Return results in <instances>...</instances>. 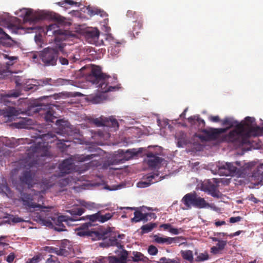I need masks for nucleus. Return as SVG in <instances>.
Masks as SVG:
<instances>
[{
    "instance_id": "58",
    "label": "nucleus",
    "mask_w": 263,
    "mask_h": 263,
    "mask_svg": "<svg viewBox=\"0 0 263 263\" xmlns=\"http://www.w3.org/2000/svg\"><path fill=\"white\" fill-rule=\"evenodd\" d=\"M209 120L213 122H218L220 121L219 117L218 116H211L209 117Z\"/></svg>"
},
{
    "instance_id": "28",
    "label": "nucleus",
    "mask_w": 263,
    "mask_h": 263,
    "mask_svg": "<svg viewBox=\"0 0 263 263\" xmlns=\"http://www.w3.org/2000/svg\"><path fill=\"white\" fill-rule=\"evenodd\" d=\"M33 123V120L29 118H22L20 121L16 123V127L18 128H31L30 127Z\"/></svg>"
},
{
    "instance_id": "57",
    "label": "nucleus",
    "mask_w": 263,
    "mask_h": 263,
    "mask_svg": "<svg viewBox=\"0 0 263 263\" xmlns=\"http://www.w3.org/2000/svg\"><path fill=\"white\" fill-rule=\"evenodd\" d=\"M57 248L53 247H45L44 250L49 253H55Z\"/></svg>"
},
{
    "instance_id": "1",
    "label": "nucleus",
    "mask_w": 263,
    "mask_h": 263,
    "mask_svg": "<svg viewBox=\"0 0 263 263\" xmlns=\"http://www.w3.org/2000/svg\"><path fill=\"white\" fill-rule=\"evenodd\" d=\"M229 128H210L203 129L204 135L199 136L202 140L205 141L218 140L220 142H227L232 144L236 148L242 146L249 142L251 137L262 135L263 128L256 125L254 118L247 117L246 121L236 125L228 134L221 135L226 133Z\"/></svg>"
},
{
    "instance_id": "12",
    "label": "nucleus",
    "mask_w": 263,
    "mask_h": 263,
    "mask_svg": "<svg viewBox=\"0 0 263 263\" xmlns=\"http://www.w3.org/2000/svg\"><path fill=\"white\" fill-rule=\"evenodd\" d=\"M113 213H104L103 211H99L95 214L87 215L85 217H83V218H86L89 220L91 223L96 221L104 223L113 217Z\"/></svg>"
},
{
    "instance_id": "39",
    "label": "nucleus",
    "mask_w": 263,
    "mask_h": 263,
    "mask_svg": "<svg viewBox=\"0 0 263 263\" xmlns=\"http://www.w3.org/2000/svg\"><path fill=\"white\" fill-rule=\"evenodd\" d=\"M55 254L60 255L66 256L69 254V252L67 250L64 248V243L62 242L61 246L60 248H57Z\"/></svg>"
},
{
    "instance_id": "56",
    "label": "nucleus",
    "mask_w": 263,
    "mask_h": 263,
    "mask_svg": "<svg viewBox=\"0 0 263 263\" xmlns=\"http://www.w3.org/2000/svg\"><path fill=\"white\" fill-rule=\"evenodd\" d=\"M81 204L88 209H91V208H92L93 207V203H89V202H85V201H82L81 202Z\"/></svg>"
},
{
    "instance_id": "24",
    "label": "nucleus",
    "mask_w": 263,
    "mask_h": 263,
    "mask_svg": "<svg viewBox=\"0 0 263 263\" xmlns=\"http://www.w3.org/2000/svg\"><path fill=\"white\" fill-rule=\"evenodd\" d=\"M156 177H158V174L154 173L147 175L146 177V179L147 180L146 181L139 182L138 183V186L139 187H146L148 186L152 183H154L159 180V179H155Z\"/></svg>"
},
{
    "instance_id": "34",
    "label": "nucleus",
    "mask_w": 263,
    "mask_h": 263,
    "mask_svg": "<svg viewBox=\"0 0 263 263\" xmlns=\"http://www.w3.org/2000/svg\"><path fill=\"white\" fill-rule=\"evenodd\" d=\"M88 13L90 15H100L102 17H104L106 15V12L100 9L97 8H88Z\"/></svg>"
},
{
    "instance_id": "32",
    "label": "nucleus",
    "mask_w": 263,
    "mask_h": 263,
    "mask_svg": "<svg viewBox=\"0 0 263 263\" xmlns=\"http://www.w3.org/2000/svg\"><path fill=\"white\" fill-rule=\"evenodd\" d=\"M246 121V119H245L244 121H242V122H244ZM222 125H228L229 127L227 128H230L232 127L235 126V128H236V125L240 124V123H238L237 121L234 120V119L230 117H226L223 120L221 121ZM242 123V122H241ZM241 123V122H240Z\"/></svg>"
},
{
    "instance_id": "43",
    "label": "nucleus",
    "mask_w": 263,
    "mask_h": 263,
    "mask_svg": "<svg viewBox=\"0 0 263 263\" xmlns=\"http://www.w3.org/2000/svg\"><path fill=\"white\" fill-rule=\"evenodd\" d=\"M95 124L98 126H105L106 118L104 119H96L94 121Z\"/></svg>"
},
{
    "instance_id": "38",
    "label": "nucleus",
    "mask_w": 263,
    "mask_h": 263,
    "mask_svg": "<svg viewBox=\"0 0 263 263\" xmlns=\"http://www.w3.org/2000/svg\"><path fill=\"white\" fill-rule=\"evenodd\" d=\"M99 157V155L97 154H95L87 155H81L78 157V160L79 162H82L89 161V160L95 158V157Z\"/></svg>"
},
{
    "instance_id": "26",
    "label": "nucleus",
    "mask_w": 263,
    "mask_h": 263,
    "mask_svg": "<svg viewBox=\"0 0 263 263\" xmlns=\"http://www.w3.org/2000/svg\"><path fill=\"white\" fill-rule=\"evenodd\" d=\"M213 181L214 183L211 181L208 182L206 189L213 197H218L219 192L217 190V185L216 184L218 181L216 179H214Z\"/></svg>"
},
{
    "instance_id": "47",
    "label": "nucleus",
    "mask_w": 263,
    "mask_h": 263,
    "mask_svg": "<svg viewBox=\"0 0 263 263\" xmlns=\"http://www.w3.org/2000/svg\"><path fill=\"white\" fill-rule=\"evenodd\" d=\"M227 241L219 240L217 243V247L220 250H222L227 245Z\"/></svg>"
},
{
    "instance_id": "20",
    "label": "nucleus",
    "mask_w": 263,
    "mask_h": 263,
    "mask_svg": "<svg viewBox=\"0 0 263 263\" xmlns=\"http://www.w3.org/2000/svg\"><path fill=\"white\" fill-rule=\"evenodd\" d=\"M34 177V173H32L31 171H26L24 172L21 176L20 179L22 184L27 185L28 187L30 188L32 186Z\"/></svg>"
},
{
    "instance_id": "40",
    "label": "nucleus",
    "mask_w": 263,
    "mask_h": 263,
    "mask_svg": "<svg viewBox=\"0 0 263 263\" xmlns=\"http://www.w3.org/2000/svg\"><path fill=\"white\" fill-rule=\"evenodd\" d=\"M209 255L208 253H200L196 258V261L200 262L209 259Z\"/></svg>"
},
{
    "instance_id": "8",
    "label": "nucleus",
    "mask_w": 263,
    "mask_h": 263,
    "mask_svg": "<svg viewBox=\"0 0 263 263\" xmlns=\"http://www.w3.org/2000/svg\"><path fill=\"white\" fill-rule=\"evenodd\" d=\"M59 45L55 48H46L40 53L42 61L46 66H54L57 64L59 56Z\"/></svg>"
},
{
    "instance_id": "29",
    "label": "nucleus",
    "mask_w": 263,
    "mask_h": 263,
    "mask_svg": "<svg viewBox=\"0 0 263 263\" xmlns=\"http://www.w3.org/2000/svg\"><path fill=\"white\" fill-rule=\"evenodd\" d=\"M238 166L240 167V171H242V175L245 174L247 171L252 168L255 164L254 162H249L245 163L241 161H236Z\"/></svg>"
},
{
    "instance_id": "9",
    "label": "nucleus",
    "mask_w": 263,
    "mask_h": 263,
    "mask_svg": "<svg viewBox=\"0 0 263 263\" xmlns=\"http://www.w3.org/2000/svg\"><path fill=\"white\" fill-rule=\"evenodd\" d=\"M183 203L188 208L191 205L199 209L208 207L209 204L204 198H202L194 193H191L186 194L182 199Z\"/></svg>"
},
{
    "instance_id": "18",
    "label": "nucleus",
    "mask_w": 263,
    "mask_h": 263,
    "mask_svg": "<svg viewBox=\"0 0 263 263\" xmlns=\"http://www.w3.org/2000/svg\"><path fill=\"white\" fill-rule=\"evenodd\" d=\"M142 148H140L138 150H137L135 148L129 149L126 151L124 150H121L119 152V154L121 155L122 158L121 159L122 162L128 161L135 156H137L139 154L142 153Z\"/></svg>"
},
{
    "instance_id": "48",
    "label": "nucleus",
    "mask_w": 263,
    "mask_h": 263,
    "mask_svg": "<svg viewBox=\"0 0 263 263\" xmlns=\"http://www.w3.org/2000/svg\"><path fill=\"white\" fill-rule=\"evenodd\" d=\"M0 189H1L2 191L5 194L10 193L11 191L10 189L6 183L1 184L0 186Z\"/></svg>"
},
{
    "instance_id": "21",
    "label": "nucleus",
    "mask_w": 263,
    "mask_h": 263,
    "mask_svg": "<svg viewBox=\"0 0 263 263\" xmlns=\"http://www.w3.org/2000/svg\"><path fill=\"white\" fill-rule=\"evenodd\" d=\"M126 209L132 210H135L134 212V217L132 218V222H138L141 221H147V217L149 215L148 213H142L141 211L135 207H126Z\"/></svg>"
},
{
    "instance_id": "25",
    "label": "nucleus",
    "mask_w": 263,
    "mask_h": 263,
    "mask_svg": "<svg viewBox=\"0 0 263 263\" xmlns=\"http://www.w3.org/2000/svg\"><path fill=\"white\" fill-rule=\"evenodd\" d=\"M133 256L129 257L128 256L127 261H133L134 262L142 261L143 262H146L148 260L147 257L144 256V255L139 252L134 251L133 252Z\"/></svg>"
},
{
    "instance_id": "53",
    "label": "nucleus",
    "mask_w": 263,
    "mask_h": 263,
    "mask_svg": "<svg viewBox=\"0 0 263 263\" xmlns=\"http://www.w3.org/2000/svg\"><path fill=\"white\" fill-rule=\"evenodd\" d=\"M242 219V217L240 216L237 217H232L229 219V221L230 223H233L237 222L240 221Z\"/></svg>"
},
{
    "instance_id": "45",
    "label": "nucleus",
    "mask_w": 263,
    "mask_h": 263,
    "mask_svg": "<svg viewBox=\"0 0 263 263\" xmlns=\"http://www.w3.org/2000/svg\"><path fill=\"white\" fill-rule=\"evenodd\" d=\"M138 21H136V22H134V24L133 26V30H132L134 35H135V34H136V35H138V33L139 32V31L142 28V27L139 29L138 28V27L137 26V23Z\"/></svg>"
},
{
    "instance_id": "55",
    "label": "nucleus",
    "mask_w": 263,
    "mask_h": 263,
    "mask_svg": "<svg viewBox=\"0 0 263 263\" xmlns=\"http://www.w3.org/2000/svg\"><path fill=\"white\" fill-rule=\"evenodd\" d=\"M15 258V254L13 253H11L6 258V261L9 263H11L14 260Z\"/></svg>"
},
{
    "instance_id": "52",
    "label": "nucleus",
    "mask_w": 263,
    "mask_h": 263,
    "mask_svg": "<svg viewBox=\"0 0 263 263\" xmlns=\"http://www.w3.org/2000/svg\"><path fill=\"white\" fill-rule=\"evenodd\" d=\"M43 83V85H52V80L51 78H45L41 81Z\"/></svg>"
},
{
    "instance_id": "16",
    "label": "nucleus",
    "mask_w": 263,
    "mask_h": 263,
    "mask_svg": "<svg viewBox=\"0 0 263 263\" xmlns=\"http://www.w3.org/2000/svg\"><path fill=\"white\" fill-rule=\"evenodd\" d=\"M187 120L193 128L201 131L202 133L203 129H205L204 128L205 125L204 121L199 118L198 116L190 117Z\"/></svg>"
},
{
    "instance_id": "37",
    "label": "nucleus",
    "mask_w": 263,
    "mask_h": 263,
    "mask_svg": "<svg viewBox=\"0 0 263 263\" xmlns=\"http://www.w3.org/2000/svg\"><path fill=\"white\" fill-rule=\"evenodd\" d=\"M50 32H51L52 34H61V30L58 29V26L55 24H52L49 25L47 27V32L49 33Z\"/></svg>"
},
{
    "instance_id": "33",
    "label": "nucleus",
    "mask_w": 263,
    "mask_h": 263,
    "mask_svg": "<svg viewBox=\"0 0 263 263\" xmlns=\"http://www.w3.org/2000/svg\"><path fill=\"white\" fill-rule=\"evenodd\" d=\"M119 123L117 120L112 117L109 118H106L105 126L115 128L116 130L119 128Z\"/></svg>"
},
{
    "instance_id": "4",
    "label": "nucleus",
    "mask_w": 263,
    "mask_h": 263,
    "mask_svg": "<svg viewBox=\"0 0 263 263\" xmlns=\"http://www.w3.org/2000/svg\"><path fill=\"white\" fill-rule=\"evenodd\" d=\"M92 226H94V224L91 223L89 220L88 222L82 224L76 229L77 231V235L80 236H90L92 237L93 239H102V242L108 240L112 237H116V238L120 237V235H118L117 236L116 235H113L111 233L110 228L107 229H101L99 231H96L89 230L88 228Z\"/></svg>"
},
{
    "instance_id": "19",
    "label": "nucleus",
    "mask_w": 263,
    "mask_h": 263,
    "mask_svg": "<svg viewBox=\"0 0 263 263\" xmlns=\"http://www.w3.org/2000/svg\"><path fill=\"white\" fill-rule=\"evenodd\" d=\"M58 54V59L61 64L62 65H67L69 61L71 60V57H69V54L65 50L63 44L59 45Z\"/></svg>"
},
{
    "instance_id": "63",
    "label": "nucleus",
    "mask_w": 263,
    "mask_h": 263,
    "mask_svg": "<svg viewBox=\"0 0 263 263\" xmlns=\"http://www.w3.org/2000/svg\"><path fill=\"white\" fill-rule=\"evenodd\" d=\"M170 258H167L165 257H163L160 259L158 262L159 263H170Z\"/></svg>"
},
{
    "instance_id": "23",
    "label": "nucleus",
    "mask_w": 263,
    "mask_h": 263,
    "mask_svg": "<svg viewBox=\"0 0 263 263\" xmlns=\"http://www.w3.org/2000/svg\"><path fill=\"white\" fill-rule=\"evenodd\" d=\"M100 35L99 30L95 28L87 30L85 32V37L89 42L92 43L96 42Z\"/></svg>"
},
{
    "instance_id": "30",
    "label": "nucleus",
    "mask_w": 263,
    "mask_h": 263,
    "mask_svg": "<svg viewBox=\"0 0 263 263\" xmlns=\"http://www.w3.org/2000/svg\"><path fill=\"white\" fill-rule=\"evenodd\" d=\"M20 114L19 111L16 110L14 107H9L5 110H3V115L4 117L11 119H14V117Z\"/></svg>"
},
{
    "instance_id": "62",
    "label": "nucleus",
    "mask_w": 263,
    "mask_h": 263,
    "mask_svg": "<svg viewBox=\"0 0 263 263\" xmlns=\"http://www.w3.org/2000/svg\"><path fill=\"white\" fill-rule=\"evenodd\" d=\"M220 250L216 247L213 246L211 248V252L213 254H218Z\"/></svg>"
},
{
    "instance_id": "13",
    "label": "nucleus",
    "mask_w": 263,
    "mask_h": 263,
    "mask_svg": "<svg viewBox=\"0 0 263 263\" xmlns=\"http://www.w3.org/2000/svg\"><path fill=\"white\" fill-rule=\"evenodd\" d=\"M60 172L57 175H54V177H63L66 174L71 173L74 168V164L71 159L64 160L60 163L58 167Z\"/></svg>"
},
{
    "instance_id": "3",
    "label": "nucleus",
    "mask_w": 263,
    "mask_h": 263,
    "mask_svg": "<svg viewBox=\"0 0 263 263\" xmlns=\"http://www.w3.org/2000/svg\"><path fill=\"white\" fill-rule=\"evenodd\" d=\"M84 211L82 208H76L69 211L71 217L61 215L55 217L51 215V214L49 212V209L42 210L40 213H36L35 218L37 221L47 227L52 226L53 223H54L59 227H64L63 222L69 224H71V222L81 220L79 217L82 215Z\"/></svg>"
},
{
    "instance_id": "36",
    "label": "nucleus",
    "mask_w": 263,
    "mask_h": 263,
    "mask_svg": "<svg viewBox=\"0 0 263 263\" xmlns=\"http://www.w3.org/2000/svg\"><path fill=\"white\" fill-rule=\"evenodd\" d=\"M181 254L184 259H185L190 262H192L193 261V254L192 251L182 250L181 251Z\"/></svg>"
},
{
    "instance_id": "60",
    "label": "nucleus",
    "mask_w": 263,
    "mask_h": 263,
    "mask_svg": "<svg viewBox=\"0 0 263 263\" xmlns=\"http://www.w3.org/2000/svg\"><path fill=\"white\" fill-rule=\"evenodd\" d=\"M172 226L170 223H165L160 225V227L163 229L164 230H167L169 231V229H171Z\"/></svg>"
},
{
    "instance_id": "50",
    "label": "nucleus",
    "mask_w": 263,
    "mask_h": 263,
    "mask_svg": "<svg viewBox=\"0 0 263 263\" xmlns=\"http://www.w3.org/2000/svg\"><path fill=\"white\" fill-rule=\"evenodd\" d=\"M102 100V98L100 96H95L91 98V101L95 104L100 103Z\"/></svg>"
},
{
    "instance_id": "64",
    "label": "nucleus",
    "mask_w": 263,
    "mask_h": 263,
    "mask_svg": "<svg viewBox=\"0 0 263 263\" xmlns=\"http://www.w3.org/2000/svg\"><path fill=\"white\" fill-rule=\"evenodd\" d=\"M12 221L14 223H19L22 221H23V220L22 218L19 217H14L12 219Z\"/></svg>"
},
{
    "instance_id": "5",
    "label": "nucleus",
    "mask_w": 263,
    "mask_h": 263,
    "mask_svg": "<svg viewBox=\"0 0 263 263\" xmlns=\"http://www.w3.org/2000/svg\"><path fill=\"white\" fill-rule=\"evenodd\" d=\"M22 14L20 16L24 17L26 21L36 22L41 20H51L62 24L64 22V18L58 14L49 11H42L34 13L31 9L23 8L21 10Z\"/></svg>"
},
{
    "instance_id": "7",
    "label": "nucleus",
    "mask_w": 263,
    "mask_h": 263,
    "mask_svg": "<svg viewBox=\"0 0 263 263\" xmlns=\"http://www.w3.org/2000/svg\"><path fill=\"white\" fill-rule=\"evenodd\" d=\"M216 166L217 174L220 176H240L242 175V171H240V167L237 165L236 161L234 162H219Z\"/></svg>"
},
{
    "instance_id": "22",
    "label": "nucleus",
    "mask_w": 263,
    "mask_h": 263,
    "mask_svg": "<svg viewBox=\"0 0 263 263\" xmlns=\"http://www.w3.org/2000/svg\"><path fill=\"white\" fill-rule=\"evenodd\" d=\"M126 16L128 18L133 21V22H136V21H138L137 22V26L138 28H140L143 26V21L142 15L136 11L133 10H128L126 13Z\"/></svg>"
},
{
    "instance_id": "17",
    "label": "nucleus",
    "mask_w": 263,
    "mask_h": 263,
    "mask_svg": "<svg viewBox=\"0 0 263 263\" xmlns=\"http://www.w3.org/2000/svg\"><path fill=\"white\" fill-rule=\"evenodd\" d=\"M106 40L110 43L111 45L108 49V52L110 54L112 55H116L118 54L120 51V47L121 46V43L116 41L110 34L107 36Z\"/></svg>"
},
{
    "instance_id": "2",
    "label": "nucleus",
    "mask_w": 263,
    "mask_h": 263,
    "mask_svg": "<svg viewBox=\"0 0 263 263\" xmlns=\"http://www.w3.org/2000/svg\"><path fill=\"white\" fill-rule=\"evenodd\" d=\"M36 139L39 138L42 141H39L31 145L27 149V155L28 158V166L32 167L36 165L40 164V157H50L49 151L48 143L51 142L57 138L56 136L52 133L39 135L35 137Z\"/></svg>"
},
{
    "instance_id": "10",
    "label": "nucleus",
    "mask_w": 263,
    "mask_h": 263,
    "mask_svg": "<svg viewBox=\"0 0 263 263\" xmlns=\"http://www.w3.org/2000/svg\"><path fill=\"white\" fill-rule=\"evenodd\" d=\"M117 82V79L116 78L111 77L105 74L103 78L101 79L100 83L97 87L100 89V91L103 93L112 91L118 90L119 88L118 85H114Z\"/></svg>"
},
{
    "instance_id": "44",
    "label": "nucleus",
    "mask_w": 263,
    "mask_h": 263,
    "mask_svg": "<svg viewBox=\"0 0 263 263\" xmlns=\"http://www.w3.org/2000/svg\"><path fill=\"white\" fill-rule=\"evenodd\" d=\"M169 232L173 234H178L184 232V230L182 228L176 229L171 227V229H169Z\"/></svg>"
},
{
    "instance_id": "61",
    "label": "nucleus",
    "mask_w": 263,
    "mask_h": 263,
    "mask_svg": "<svg viewBox=\"0 0 263 263\" xmlns=\"http://www.w3.org/2000/svg\"><path fill=\"white\" fill-rule=\"evenodd\" d=\"M32 263H37L41 260V257L39 255L34 256L31 259Z\"/></svg>"
},
{
    "instance_id": "31",
    "label": "nucleus",
    "mask_w": 263,
    "mask_h": 263,
    "mask_svg": "<svg viewBox=\"0 0 263 263\" xmlns=\"http://www.w3.org/2000/svg\"><path fill=\"white\" fill-rule=\"evenodd\" d=\"M154 241L159 244H163L166 243L167 245H170L173 243L174 242L175 239H173L172 237H159L157 235H154Z\"/></svg>"
},
{
    "instance_id": "11",
    "label": "nucleus",
    "mask_w": 263,
    "mask_h": 263,
    "mask_svg": "<svg viewBox=\"0 0 263 263\" xmlns=\"http://www.w3.org/2000/svg\"><path fill=\"white\" fill-rule=\"evenodd\" d=\"M34 112H39L41 115L44 116L45 120L47 122L53 123L57 119L54 115L55 111L49 107L48 105H39L36 107H32Z\"/></svg>"
},
{
    "instance_id": "15",
    "label": "nucleus",
    "mask_w": 263,
    "mask_h": 263,
    "mask_svg": "<svg viewBox=\"0 0 263 263\" xmlns=\"http://www.w3.org/2000/svg\"><path fill=\"white\" fill-rule=\"evenodd\" d=\"M104 74L102 72L100 67L96 66L92 68L90 73L87 77V79L92 83L98 86L100 83L101 79L103 78Z\"/></svg>"
},
{
    "instance_id": "41",
    "label": "nucleus",
    "mask_w": 263,
    "mask_h": 263,
    "mask_svg": "<svg viewBox=\"0 0 263 263\" xmlns=\"http://www.w3.org/2000/svg\"><path fill=\"white\" fill-rule=\"evenodd\" d=\"M158 250L157 248L153 246L150 245L148 248V252L151 255H156L158 253Z\"/></svg>"
},
{
    "instance_id": "59",
    "label": "nucleus",
    "mask_w": 263,
    "mask_h": 263,
    "mask_svg": "<svg viewBox=\"0 0 263 263\" xmlns=\"http://www.w3.org/2000/svg\"><path fill=\"white\" fill-rule=\"evenodd\" d=\"M248 199L249 200L255 203H258L259 201L256 197H254V195L251 194L248 196Z\"/></svg>"
},
{
    "instance_id": "42",
    "label": "nucleus",
    "mask_w": 263,
    "mask_h": 263,
    "mask_svg": "<svg viewBox=\"0 0 263 263\" xmlns=\"http://www.w3.org/2000/svg\"><path fill=\"white\" fill-rule=\"evenodd\" d=\"M58 5L62 6L64 4H67L70 5H77V3L74 2L72 0H62L61 2L56 3Z\"/></svg>"
},
{
    "instance_id": "27",
    "label": "nucleus",
    "mask_w": 263,
    "mask_h": 263,
    "mask_svg": "<svg viewBox=\"0 0 263 263\" xmlns=\"http://www.w3.org/2000/svg\"><path fill=\"white\" fill-rule=\"evenodd\" d=\"M176 138L177 140V146L179 147H183L187 143L186 134L182 132H179L176 134Z\"/></svg>"
},
{
    "instance_id": "14",
    "label": "nucleus",
    "mask_w": 263,
    "mask_h": 263,
    "mask_svg": "<svg viewBox=\"0 0 263 263\" xmlns=\"http://www.w3.org/2000/svg\"><path fill=\"white\" fill-rule=\"evenodd\" d=\"M147 157V164L149 167L152 168H156L159 166L163 159L158 156V154L156 152H148L145 154Z\"/></svg>"
},
{
    "instance_id": "6",
    "label": "nucleus",
    "mask_w": 263,
    "mask_h": 263,
    "mask_svg": "<svg viewBox=\"0 0 263 263\" xmlns=\"http://www.w3.org/2000/svg\"><path fill=\"white\" fill-rule=\"evenodd\" d=\"M42 193H43V191L36 192V193H34V195L21 193V199L22 201L23 204L26 209L29 210L35 208L41 209V210L51 209L52 208L51 206H45L39 203H35V201H37L38 202H43V196L42 195Z\"/></svg>"
},
{
    "instance_id": "51",
    "label": "nucleus",
    "mask_w": 263,
    "mask_h": 263,
    "mask_svg": "<svg viewBox=\"0 0 263 263\" xmlns=\"http://www.w3.org/2000/svg\"><path fill=\"white\" fill-rule=\"evenodd\" d=\"M100 165L99 161L93 160L89 162L87 164V166L88 167H95V166H98Z\"/></svg>"
},
{
    "instance_id": "35",
    "label": "nucleus",
    "mask_w": 263,
    "mask_h": 263,
    "mask_svg": "<svg viewBox=\"0 0 263 263\" xmlns=\"http://www.w3.org/2000/svg\"><path fill=\"white\" fill-rule=\"evenodd\" d=\"M157 224L155 223H149L143 225L141 227V233L145 234L151 232L155 228H156Z\"/></svg>"
},
{
    "instance_id": "46",
    "label": "nucleus",
    "mask_w": 263,
    "mask_h": 263,
    "mask_svg": "<svg viewBox=\"0 0 263 263\" xmlns=\"http://www.w3.org/2000/svg\"><path fill=\"white\" fill-rule=\"evenodd\" d=\"M46 263H60V262L56 256L50 255V257L46 260Z\"/></svg>"
},
{
    "instance_id": "49",
    "label": "nucleus",
    "mask_w": 263,
    "mask_h": 263,
    "mask_svg": "<svg viewBox=\"0 0 263 263\" xmlns=\"http://www.w3.org/2000/svg\"><path fill=\"white\" fill-rule=\"evenodd\" d=\"M43 184L44 185V187L46 188V189H48L51 186H52L54 184V183L48 180L45 179L42 181Z\"/></svg>"
},
{
    "instance_id": "54",
    "label": "nucleus",
    "mask_w": 263,
    "mask_h": 263,
    "mask_svg": "<svg viewBox=\"0 0 263 263\" xmlns=\"http://www.w3.org/2000/svg\"><path fill=\"white\" fill-rule=\"evenodd\" d=\"M256 172L258 176H261L263 178V164L258 166Z\"/></svg>"
}]
</instances>
